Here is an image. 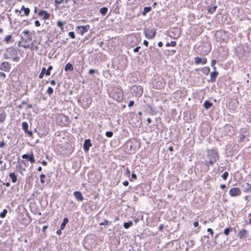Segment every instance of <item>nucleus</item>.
Returning a JSON list of instances; mask_svg holds the SVG:
<instances>
[{
  "instance_id": "f257e3e1",
  "label": "nucleus",
  "mask_w": 251,
  "mask_h": 251,
  "mask_svg": "<svg viewBox=\"0 0 251 251\" xmlns=\"http://www.w3.org/2000/svg\"><path fill=\"white\" fill-rule=\"evenodd\" d=\"M204 163L209 170V166L213 165L219 159V154L218 149L213 148L211 149H207L205 151V154L203 156Z\"/></svg>"
},
{
  "instance_id": "f03ea898",
  "label": "nucleus",
  "mask_w": 251,
  "mask_h": 251,
  "mask_svg": "<svg viewBox=\"0 0 251 251\" xmlns=\"http://www.w3.org/2000/svg\"><path fill=\"white\" fill-rule=\"evenodd\" d=\"M17 54V50L15 48L11 47L6 49L5 52L3 53V56L5 59H9L16 56Z\"/></svg>"
},
{
  "instance_id": "7ed1b4c3",
  "label": "nucleus",
  "mask_w": 251,
  "mask_h": 251,
  "mask_svg": "<svg viewBox=\"0 0 251 251\" xmlns=\"http://www.w3.org/2000/svg\"><path fill=\"white\" fill-rule=\"evenodd\" d=\"M131 93L136 97H140L143 93V89L141 86L134 85L131 89Z\"/></svg>"
},
{
  "instance_id": "20e7f679",
  "label": "nucleus",
  "mask_w": 251,
  "mask_h": 251,
  "mask_svg": "<svg viewBox=\"0 0 251 251\" xmlns=\"http://www.w3.org/2000/svg\"><path fill=\"white\" fill-rule=\"evenodd\" d=\"M144 33L145 37L148 39L154 38L156 35V29L155 28H145L144 29Z\"/></svg>"
},
{
  "instance_id": "39448f33",
  "label": "nucleus",
  "mask_w": 251,
  "mask_h": 251,
  "mask_svg": "<svg viewBox=\"0 0 251 251\" xmlns=\"http://www.w3.org/2000/svg\"><path fill=\"white\" fill-rule=\"evenodd\" d=\"M162 81L163 79L162 78L158 77V78L154 79L152 81L153 88L158 90L161 89L163 87Z\"/></svg>"
},
{
  "instance_id": "423d86ee",
  "label": "nucleus",
  "mask_w": 251,
  "mask_h": 251,
  "mask_svg": "<svg viewBox=\"0 0 251 251\" xmlns=\"http://www.w3.org/2000/svg\"><path fill=\"white\" fill-rule=\"evenodd\" d=\"M91 99L89 97H83L81 101V105L84 109H87L90 106Z\"/></svg>"
},
{
  "instance_id": "0eeeda50",
  "label": "nucleus",
  "mask_w": 251,
  "mask_h": 251,
  "mask_svg": "<svg viewBox=\"0 0 251 251\" xmlns=\"http://www.w3.org/2000/svg\"><path fill=\"white\" fill-rule=\"evenodd\" d=\"M241 194V191L238 187H234L231 188L229 190V195L231 197L239 196Z\"/></svg>"
},
{
  "instance_id": "6e6552de",
  "label": "nucleus",
  "mask_w": 251,
  "mask_h": 251,
  "mask_svg": "<svg viewBox=\"0 0 251 251\" xmlns=\"http://www.w3.org/2000/svg\"><path fill=\"white\" fill-rule=\"evenodd\" d=\"M11 69V65L8 62H3L0 65V70L5 72H9Z\"/></svg>"
},
{
  "instance_id": "1a4fd4ad",
  "label": "nucleus",
  "mask_w": 251,
  "mask_h": 251,
  "mask_svg": "<svg viewBox=\"0 0 251 251\" xmlns=\"http://www.w3.org/2000/svg\"><path fill=\"white\" fill-rule=\"evenodd\" d=\"M52 69L53 67L52 66H49L47 70L45 67H43L42 69L41 72L39 74V78H42L45 74L47 75H50V71L52 70Z\"/></svg>"
},
{
  "instance_id": "9d476101",
  "label": "nucleus",
  "mask_w": 251,
  "mask_h": 251,
  "mask_svg": "<svg viewBox=\"0 0 251 251\" xmlns=\"http://www.w3.org/2000/svg\"><path fill=\"white\" fill-rule=\"evenodd\" d=\"M77 32L79 34L83 35L87 32L90 28L89 25H81L77 26Z\"/></svg>"
},
{
  "instance_id": "9b49d317",
  "label": "nucleus",
  "mask_w": 251,
  "mask_h": 251,
  "mask_svg": "<svg viewBox=\"0 0 251 251\" xmlns=\"http://www.w3.org/2000/svg\"><path fill=\"white\" fill-rule=\"evenodd\" d=\"M22 129L25 132V133L27 134L28 136L32 137L33 135V133L31 130H28V125L26 122H23L22 124Z\"/></svg>"
},
{
  "instance_id": "f8f14e48",
  "label": "nucleus",
  "mask_w": 251,
  "mask_h": 251,
  "mask_svg": "<svg viewBox=\"0 0 251 251\" xmlns=\"http://www.w3.org/2000/svg\"><path fill=\"white\" fill-rule=\"evenodd\" d=\"M22 157L23 159L27 160L31 163H34L35 162L34 156L32 152L30 154H24L22 155Z\"/></svg>"
},
{
  "instance_id": "ddd939ff",
  "label": "nucleus",
  "mask_w": 251,
  "mask_h": 251,
  "mask_svg": "<svg viewBox=\"0 0 251 251\" xmlns=\"http://www.w3.org/2000/svg\"><path fill=\"white\" fill-rule=\"evenodd\" d=\"M195 64L196 65L202 64L204 65L207 63V59L205 57L201 58L196 57L194 58Z\"/></svg>"
},
{
  "instance_id": "4468645a",
  "label": "nucleus",
  "mask_w": 251,
  "mask_h": 251,
  "mask_svg": "<svg viewBox=\"0 0 251 251\" xmlns=\"http://www.w3.org/2000/svg\"><path fill=\"white\" fill-rule=\"evenodd\" d=\"M249 134H240L239 135V139L238 142L239 143H245L249 141Z\"/></svg>"
},
{
  "instance_id": "2eb2a0df",
  "label": "nucleus",
  "mask_w": 251,
  "mask_h": 251,
  "mask_svg": "<svg viewBox=\"0 0 251 251\" xmlns=\"http://www.w3.org/2000/svg\"><path fill=\"white\" fill-rule=\"evenodd\" d=\"M92 146L91 140L89 139H85L83 144V150L85 151H88L89 150L90 147Z\"/></svg>"
},
{
  "instance_id": "dca6fc26",
  "label": "nucleus",
  "mask_w": 251,
  "mask_h": 251,
  "mask_svg": "<svg viewBox=\"0 0 251 251\" xmlns=\"http://www.w3.org/2000/svg\"><path fill=\"white\" fill-rule=\"evenodd\" d=\"M39 17H42L43 19L47 20L50 18V14L47 11L40 10L38 13Z\"/></svg>"
},
{
  "instance_id": "f3484780",
  "label": "nucleus",
  "mask_w": 251,
  "mask_h": 251,
  "mask_svg": "<svg viewBox=\"0 0 251 251\" xmlns=\"http://www.w3.org/2000/svg\"><path fill=\"white\" fill-rule=\"evenodd\" d=\"M74 195L75 197L76 200L78 201H82L84 198L82 195V193L80 191H75L74 192Z\"/></svg>"
},
{
  "instance_id": "a211bd4d",
  "label": "nucleus",
  "mask_w": 251,
  "mask_h": 251,
  "mask_svg": "<svg viewBox=\"0 0 251 251\" xmlns=\"http://www.w3.org/2000/svg\"><path fill=\"white\" fill-rule=\"evenodd\" d=\"M218 74H219L218 72L216 71H215V70L213 72H212L210 74V81L211 82H215L216 78L217 76H218Z\"/></svg>"
},
{
  "instance_id": "6ab92c4d",
  "label": "nucleus",
  "mask_w": 251,
  "mask_h": 251,
  "mask_svg": "<svg viewBox=\"0 0 251 251\" xmlns=\"http://www.w3.org/2000/svg\"><path fill=\"white\" fill-rule=\"evenodd\" d=\"M248 231L245 229H241L238 234V236L240 239H243L247 237Z\"/></svg>"
},
{
  "instance_id": "aec40b11",
  "label": "nucleus",
  "mask_w": 251,
  "mask_h": 251,
  "mask_svg": "<svg viewBox=\"0 0 251 251\" xmlns=\"http://www.w3.org/2000/svg\"><path fill=\"white\" fill-rule=\"evenodd\" d=\"M243 191L244 192H251V185L249 183H245L243 185Z\"/></svg>"
},
{
  "instance_id": "412c9836",
  "label": "nucleus",
  "mask_w": 251,
  "mask_h": 251,
  "mask_svg": "<svg viewBox=\"0 0 251 251\" xmlns=\"http://www.w3.org/2000/svg\"><path fill=\"white\" fill-rule=\"evenodd\" d=\"M213 105V103L210 102L209 100H205L204 101L203 106L204 107V108L206 110L209 109L211 107H212Z\"/></svg>"
},
{
  "instance_id": "4be33fe9",
  "label": "nucleus",
  "mask_w": 251,
  "mask_h": 251,
  "mask_svg": "<svg viewBox=\"0 0 251 251\" xmlns=\"http://www.w3.org/2000/svg\"><path fill=\"white\" fill-rule=\"evenodd\" d=\"M10 178L13 183H15L17 180V175L14 173H10L9 175Z\"/></svg>"
},
{
  "instance_id": "5701e85b",
  "label": "nucleus",
  "mask_w": 251,
  "mask_h": 251,
  "mask_svg": "<svg viewBox=\"0 0 251 251\" xmlns=\"http://www.w3.org/2000/svg\"><path fill=\"white\" fill-rule=\"evenodd\" d=\"M74 67L72 64L68 63L65 66L64 70L65 71H73Z\"/></svg>"
},
{
  "instance_id": "b1692460",
  "label": "nucleus",
  "mask_w": 251,
  "mask_h": 251,
  "mask_svg": "<svg viewBox=\"0 0 251 251\" xmlns=\"http://www.w3.org/2000/svg\"><path fill=\"white\" fill-rule=\"evenodd\" d=\"M21 10H23L24 12V14L27 16L29 15L30 13V9L28 7H25V6L23 5L21 8Z\"/></svg>"
},
{
  "instance_id": "393cba45",
  "label": "nucleus",
  "mask_w": 251,
  "mask_h": 251,
  "mask_svg": "<svg viewBox=\"0 0 251 251\" xmlns=\"http://www.w3.org/2000/svg\"><path fill=\"white\" fill-rule=\"evenodd\" d=\"M70 0H55L54 3L56 5L61 4H67Z\"/></svg>"
},
{
  "instance_id": "a878e982",
  "label": "nucleus",
  "mask_w": 251,
  "mask_h": 251,
  "mask_svg": "<svg viewBox=\"0 0 251 251\" xmlns=\"http://www.w3.org/2000/svg\"><path fill=\"white\" fill-rule=\"evenodd\" d=\"M4 41L6 42L7 44L9 43H13L14 42L13 40H12V36L11 35H8L5 37L4 39Z\"/></svg>"
},
{
  "instance_id": "bb28decb",
  "label": "nucleus",
  "mask_w": 251,
  "mask_h": 251,
  "mask_svg": "<svg viewBox=\"0 0 251 251\" xmlns=\"http://www.w3.org/2000/svg\"><path fill=\"white\" fill-rule=\"evenodd\" d=\"M69 222V220L67 218H64L62 223L60 226L61 229H64L65 227L66 224Z\"/></svg>"
},
{
  "instance_id": "cd10ccee",
  "label": "nucleus",
  "mask_w": 251,
  "mask_h": 251,
  "mask_svg": "<svg viewBox=\"0 0 251 251\" xmlns=\"http://www.w3.org/2000/svg\"><path fill=\"white\" fill-rule=\"evenodd\" d=\"M107 12H108V8L106 7H103L101 8L100 10V12L102 16L106 15Z\"/></svg>"
},
{
  "instance_id": "c85d7f7f",
  "label": "nucleus",
  "mask_w": 251,
  "mask_h": 251,
  "mask_svg": "<svg viewBox=\"0 0 251 251\" xmlns=\"http://www.w3.org/2000/svg\"><path fill=\"white\" fill-rule=\"evenodd\" d=\"M6 116V113L4 111L0 113V123H2L5 121Z\"/></svg>"
},
{
  "instance_id": "c756f323",
  "label": "nucleus",
  "mask_w": 251,
  "mask_h": 251,
  "mask_svg": "<svg viewBox=\"0 0 251 251\" xmlns=\"http://www.w3.org/2000/svg\"><path fill=\"white\" fill-rule=\"evenodd\" d=\"M133 226V223L131 221H129L128 222H125L124 223V227L126 229L129 228L130 226Z\"/></svg>"
},
{
  "instance_id": "7c9ffc66",
  "label": "nucleus",
  "mask_w": 251,
  "mask_h": 251,
  "mask_svg": "<svg viewBox=\"0 0 251 251\" xmlns=\"http://www.w3.org/2000/svg\"><path fill=\"white\" fill-rule=\"evenodd\" d=\"M66 24V22L58 21L57 23V26L62 30L63 29V26Z\"/></svg>"
},
{
  "instance_id": "2f4dec72",
  "label": "nucleus",
  "mask_w": 251,
  "mask_h": 251,
  "mask_svg": "<svg viewBox=\"0 0 251 251\" xmlns=\"http://www.w3.org/2000/svg\"><path fill=\"white\" fill-rule=\"evenodd\" d=\"M151 10V7H145L144 8V11L142 12L143 16H145L147 13L150 12Z\"/></svg>"
},
{
  "instance_id": "473e14b6",
  "label": "nucleus",
  "mask_w": 251,
  "mask_h": 251,
  "mask_svg": "<svg viewBox=\"0 0 251 251\" xmlns=\"http://www.w3.org/2000/svg\"><path fill=\"white\" fill-rule=\"evenodd\" d=\"M217 7V6H214L211 7H209L208 8L207 11L208 13L211 14H212L214 13V12L216 11Z\"/></svg>"
},
{
  "instance_id": "72a5a7b5",
  "label": "nucleus",
  "mask_w": 251,
  "mask_h": 251,
  "mask_svg": "<svg viewBox=\"0 0 251 251\" xmlns=\"http://www.w3.org/2000/svg\"><path fill=\"white\" fill-rule=\"evenodd\" d=\"M210 68L209 67H203L201 69V71L204 73V74L207 75L209 72H210Z\"/></svg>"
},
{
  "instance_id": "f704fd0d",
  "label": "nucleus",
  "mask_w": 251,
  "mask_h": 251,
  "mask_svg": "<svg viewBox=\"0 0 251 251\" xmlns=\"http://www.w3.org/2000/svg\"><path fill=\"white\" fill-rule=\"evenodd\" d=\"M232 231V228L231 227H228V228H226V229H225L224 231V233L227 236L229 235V233L230 232H231Z\"/></svg>"
},
{
  "instance_id": "c9c22d12",
  "label": "nucleus",
  "mask_w": 251,
  "mask_h": 251,
  "mask_svg": "<svg viewBox=\"0 0 251 251\" xmlns=\"http://www.w3.org/2000/svg\"><path fill=\"white\" fill-rule=\"evenodd\" d=\"M7 213V210L6 209L3 210L2 212L0 213V217L1 218H4Z\"/></svg>"
},
{
  "instance_id": "e433bc0d",
  "label": "nucleus",
  "mask_w": 251,
  "mask_h": 251,
  "mask_svg": "<svg viewBox=\"0 0 251 251\" xmlns=\"http://www.w3.org/2000/svg\"><path fill=\"white\" fill-rule=\"evenodd\" d=\"M176 42L175 41H172L171 42H168L166 44V47L172 46L175 47L176 46Z\"/></svg>"
},
{
  "instance_id": "4c0bfd02",
  "label": "nucleus",
  "mask_w": 251,
  "mask_h": 251,
  "mask_svg": "<svg viewBox=\"0 0 251 251\" xmlns=\"http://www.w3.org/2000/svg\"><path fill=\"white\" fill-rule=\"evenodd\" d=\"M112 223L111 222H109L107 220L104 219L103 222H101L100 223V226H107L108 225H110Z\"/></svg>"
},
{
  "instance_id": "58836bf2",
  "label": "nucleus",
  "mask_w": 251,
  "mask_h": 251,
  "mask_svg": "<svg viewBox=\"0 0 251 251\" xmlns=\"http://www.w3.org/2000/svg\"><path fill=\"white\" fill-rule=\"evenodd\" d=\"M40 177L41 183L42 184L45 183V178L46 177V176L44 174H42L40 175Z\"/></svg>"
},
{
  "instance_id": "ea45409f",
  "label": "nucleus",
  "mask_w": 251,
  "mask_h": 251,
  "mask_svg": "<svg viewBox=\"0 0 251 251\" xmlns=\"http://www.w3.org/2000/svg\"><path fill=\"white\" fill-rule=\"evenodd\" d=\"M53 89L52 88H51V87H49L48 89H47V93H48V94L50 96L51 95H52L53 94Z\"/></svg>"
},
{
  "instance_id": "a19ab883",
  "label": "nucleus",
  "mask_w": 251,
  "mask_h": 251,
  "mask_svg": "<svg viewBox=\"0 0 251 251\" xmlns=\"http://www.w3.org/2000/svg\"><path fill=\"white\" fill-rule=\"evenodd\" d=\"M228 176V172H225L221 176L222 178L224 180H226L227 178V177Z\"/></svg>"
},
{
  "instance_id": "79ce46f5",
  "label": "nucleus",
  "mask_w": 251,
  "mask_h": 251,
  "mask_svg": "<svg viewBox=\"0 0 251 251\" xmlns=\"http://www.w3.org/2000/svg\"><path fill=\"white\" fill-rule=\"evenodd\" d=\"M113 133L110 131H106L105 133V135L108 138L111 137L113 136Z\"/></svg>"
},
{
  "instance_id": "37998d69",
  "label": "nucleus",
  "mask_w": 251,
  "mask_h": 251,
  "mask_svg": "<svg viewBox=\"0 0 251 251\" xmlns=\"http://www.w3.org/2000/svg\"><path fill=\"white\" fill-rule=\"evenodd\" d=\"M216 63V60L215 59H213L211 62V66L213 68V69L215 70H216V68L215 67V65Z\"/></svg>"
},
{
  "instance_id": "c03bdc74",
  "label": "nucleus",
  "mask_w": 251,
  "mask_h": 251,
  "mask_svg": "<svg viewBox=\"0 0 251 251\" xmlns=\"http://www.w3.org/2000/svg\"><path fill=\"white\" fill-rule=\"evenodd\" d=\"M23 33L25 36L26 37H29V31L28 30H25L23 31Z\"/></svg>"
},
{
  "instance_id": "a18cd8bd",
  "label": "nucleus",
  "mask_w": 251,
  "mask_h": 251,
  "mask_svg": "<svg viewBox=\"0 0 251 251\" xmlns=\"http://www.w3.org/2000/svg\"><path fill=\"white\" fill-rule=\"evenodd\" d=\"M240 134H249V133L247 128H242L241 130Z\"/></svg>"
},
{
  "instance_id": "49530a36",
  "label": "nucleus",
  "mask_w": 251,
  "mask_h": 251,
  "mask_svg": "<svg viewBox=\"0 0 251 251\" xmlns=\"http://www.w3.org/2000/svg\"><path fill=\"white\" fill-rule=\"evenodd\" d=\"M69 36L72 39L75 38V34L73 31H70L69 32Z\"/></svg>"
},
{
  "instance_id": "de8ad7c7",
  "label": "nucleus",
  "mask_w": 251,
  "mask_h": 251,
  "mask_svg": "<svg viewBox=\"0 0 251 251\" xmlns=\"http://www.w3.org/2000/svg\"><path fill=\"white\" fill-rule=\"evenodd\" d=\"M5 74L3 72H0V78L2 79V80H4L5 78Z\"/></svg>"
},
{
  "instance_id": "09e8293b",
  "label": "nucleus",
  "mask_w": 251,
  "mask_h": 251,
  "mask_svg": "<svg viewBox=\"0 0 251 251\" xmlns=\"http://www.w3.org/2000/svg\"><path fill=\"white\" fill-rule=\"evenodd\" d=\"M98 73V71L97 70H94V69H91L89 70V75H92V74H93L94 73Z\"/></svg>"
},
{
  "instance_id": "8fccbe9b",
  "label": "nucleus",
  "mask_w": 251,
  "mask_h": 251,
  "mask_svg": "<svg viewBox=\"0 0 251 251\" xmlns=\"http://www.w3.org/2000/svg\"><path fill=\"white\" fill-rule=\"evenodd\" d=\"M207 231L208 232H209V234H211L212 236L213 235V234H214V232H213V230H212L211 228H208L207 229Z\"/></svg>"
},
{
  "instance_id": "3c124183",
  "label": "nucleus",
  "mask_w": 251,
  "mask_h": 251,
  "mask_svg": "<svg viewBox=\"0 0 251 251\" xmlns=\"http://www.w3.org/2000/svg\"><path fill=\"white\" fill-rule=\"evenodd\" d=\"M6 145L5 142L4 141H2L0 142V148H3Z\"/></svg>"
},
{
  "instance_id": "603ef678",
  "label": "nucleus",
  "mask_w": 251,
  "mask_h": 251,
  "mask_svg": "<svg viewBox=\"0 0 251 251\" xmlns=\"http://www.w3.org/2000/svg\"><path fill=\"white\" fill-rule=\"evenodd\" d=\"M12 60L14 62H18L20 60V57L16 56L13 57Z\"/></svg>"
},
{
  "instance_id": "864d4df0",
  "label": "nucleus",
  "mask_w": 251,
  "mask_h": 251,
  "mask_svg": "<svg viewBox=\"0 0 251 251\" xmlns=\"http://www.w3.org/2000/svg\"><path fill=\"white\" fill-rule=\"evenodd\" d=\"M134 101L133 100L129 101L128 104V107H130L134 105Z\"/></svg>"
},
{
  "instance_id": "5fc2aeb1",
  "label": "nucleus",
  "mask_w": 251,
  "mask_h": 251,
  "mask_svg": "<svg viewBox=\"0 0 251 251\" xmlns=\"http://www.w3.org/2000/svg\"><path fill=\"white\" fill-rule=\"evenodd\" d=\"M35 25L37 27L40 26V22L38 20H36L34 22Z\"/></svg>"
},
{
  "instance_id": "6e6d98bb",
  "label": "nucleus",
  "mask_w": 251,
  "mask_h": 251,
  "mask_svg": "<svg viewBox=\"0 0 251 251\" xmlns=\"http://www.w3.org/2000/svg\"><path fill=\"white\" fill-rule=\"evenodd\" d=\"M17 168L21 170V171H25V168H23L22 167V166L19 165V166H17Z\"/></svg>"
},
{
  "instance_id": "4d7b16f0",
  "label": "nucleus",
  "mask_w": 251,
  "mask_h": 251,
  "mask_svg": "<svg viewBox=\"0 0 251 251\" xmlns=\"http://www.w3.org/2000/svg\"><path fill=\"white\" fill-rule=\"evenodd\" d=\"M140 49V47L138 46L134 49L133 51L134 52H138Z\"/></svg>"
},
{
  "instance_id": "13d9d810",
  "label": "nucleus",
  "mask_w": 251,
  "mask_h": 251,
  "mask_svg": "<svg viewBox=\"0 0 251 251\" xmlns=\"http://www.w3.org/2000/svg\"><path fill=\"white\" fill-rule=\"evenodd\" d=\"M131 177L134 179H137V176H136V175L135 174L133 173L131 174Z\"/></svg>"
},
{
  "instance_id": "bf43d9fd",
  "label": "nucleus",
  "mask_w": 251,
  "mask_h": 251,
  "mask_svg": "<svg viewBox=\"0 0 251 251\" xmlns=\"http://www.w3.org/2000/svg\"><path fill=\"white\" fill-rule=\"evenodd\" d=\"M128 181H127V180H126V181H124L123 182V184L125 186H127L128 185Z\"/></svg>"
},
{
  "instance_id": "052dcab7",
  "label": "nucleus",
  "mask_w": 251,
  "mask_h": 251,
  "mask_svg": "<svg viewBox=\"0 0 251 251\" xmlns=\"http://www.w3.org/2000/svg\"><path fill=\"white\" fill-rule=\"evenodd\" d=\"M62 230L61 229V228L59 229H58L56 231V234L58 235H60L62 233Z\"/></svg>"
},
{
  "instance_id": "680f3d73",
  "label": "nucleus",
  "mask_w": 251,
  "mask_h": 251,
  "mask_svg": "<svg viewBox=\"0 0 251 251\" xmlns=\"http://www.w3.org/2000/svg\"><path fill=\"white\" fill-rule=\"evenodd\" d=\"M199 222H195L193 223V226L194 227H198L199 226Z\"/></svg>"
},
{
  "instance_id": "e2e57ef3",
  "label": "nucleus",
  "mask_w": 251,
  "mask_h": 251,
  "mask_svg": "<svg viewBox=\"0 0 251 251\" xmlns=\"http://www.w3.org/2000/svg\"><path fill=\"white\" fill-rule=\"evenodd\" d=\"M42 164L44 166H47V162L45 160H43L41 162Z\"/></svg>"
},
{
  "instance_id": "0e129e2a",
  "label": "nucleus",
  "mask_w": 251,
  "mask_h": 251,
  "mask_svg": "<svg viewBox=\"0 0 251 251\" xmlns=\"http://www.w3.org/2000/svg\"><path fill=\"white\" fill-rule=\"evenodd\" d=\"M143 44L145 46L147 47V46H148L149 42L147 40H144L143 42Z\"/></svg>"
},
{
  "instance_id": "69168bd1",
  "label": "nucleus",
  "mask_w": 251,
  "mask_h": 251,
  "mask_svg": "<svg viewBox=\"0 0 251 251\" xmlns=\"http://www.w3.org/2000/svg\"><path fill=\"white\" fill-rule=\"evenodd\" d=\"M50 83L51 85H54L56 84V82L54 80H51L50 81Z\"/></svg>"
},
{
  "instance_id": "338daca9",
  "label": "nucleus",
  "mask_w": 251,
  "mask_h": 251,
  "mask_svg": "<svg viewBox=\"0 0 251 251\" xmlns=\"http://www.w3.org/2000/svg\"><path fill=\"white\" fill-rule=\"evenodd\" d=\"M126 174L127 175H128V176L130 175V172L128 168H126Z\"/></svg>"
},
{
  "instance_id": "774afa93",
  "label": "nucleus",
  "mask_w": 251,
  "mask_h": 251,
  "mask_svg": "<svg viewBox=\"0 0 251 251\" xmlns=\"http://www.w3.org/2000/svg\"><path fill=\"white\" fill-rule=\"evenodd\" d=\"M220 187L222 189H224L226 188V185L225 184H221L220 185Z\"/></svg>"
}]
</instances>
